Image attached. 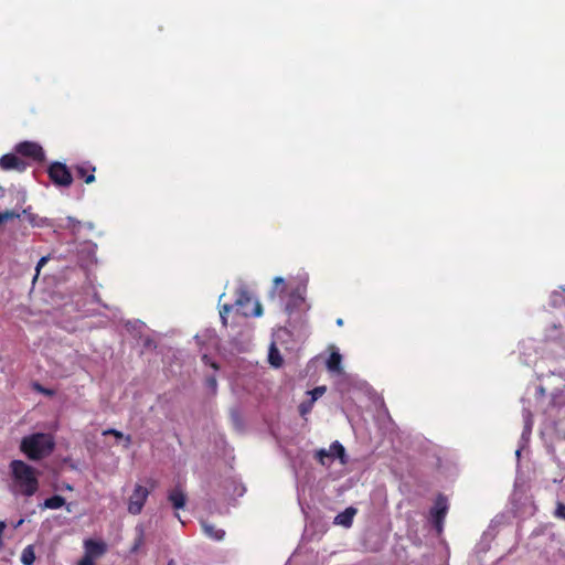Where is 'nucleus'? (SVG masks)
Masks as SVG:
<instances>
[{"instance_id":"f257e3e1","label":"nucleus","mask_w":565,"mask_h":565,"mask_svg":"<svg viewBox=\"0 0 565 565\" xmlns=\"http://www.w3.org/2000/svg\"><path fill=\"white\" fill-rule=\"evenodd\" d=\"M12 478L11 491L15 494L32 497L39 490L38 471L23 460L14 459L9 465Z\"/></svg>"},{"instance_id":"f03ea898","label":"nucleus","mask_w":565,"mask_h":565,"mask_svg":"<svg viewBox=\"0 0 565 565\" xmlns=\"http://www.w3.org/2000/svg\"><path fill=\"white\" fill-rule=\"evenodd\" d=\"M55 449V439L51 434L34 433L24 436L20 443V450L28 459L38 461L49 457Z\"/></svg>"},{"instance_id":"7ed1b4c3","label":"nucleus","mask_w":565,"mask_h":565,"mask_svg":"<svg viewBox=\"0 0 565 565\" xmlns=\"http://www.w3.org/2000/svg\"><path fill=\"white\" fill-rule=\"evenodd\" d=\"M234 306L237 312L244 317H259L263 313L262 305L254 300L244 287L236 289Z\"/></svg>"},{"instance_id":"20e7f679","label":"nucleus","mask_w":565,"mask_h":565,"mask_svg":"<svg viewBox=\"0 0 565 565\" xmlns=\"http://www.w3.org/2000/svg\"><path fill=\"white\" fill-rule=\"evenodd\" d=\"M50 180L58 186H70L73 183V175L65 163L55 161L47 168Z\"/></svg>"},{"instance_id":"39448f33","label":"nucleus","mask_w":565,"mask_h":565,"mask_svg":"<svg viewBox=\"0 0 565 565\" xmlns=\"http://www.w3.org/2000/svg\"><path fill=\"white\" fill-rule=\"evenodd\" d=\"M448 512V501L443 494H438L434 507L430 509V518L438 533L443 531L444 520Z\"/></svg>"},{"instance_id":"423d86ee","label":"nucleus","mask_w":565,"mask_h":565,"mask_svg":"<svg viewBox=\"0 0 565 565\" xmlns=\"http://www.w3.org/2000/svg\"><path fill=\"white\" fill-rule=\"evenodd\" d=\"M316 458L323 466L327 465V462H326L327 458H338L341 461V463H343V465H345L348 461L347 455H345V449H344L343 445L341 443H339L338 440L333 441L330 445L329 450L323 449V448L317 450Z\"/></svg>"},{"instance_id":"0eeeda50","label":"nucleus","mask_w":565,"mask_h":565,"mask_svg":"<svg viewBox=\"0 0 565 565\" xmlns=\"http://www.w3.org/2000/svg\"><path fill=\"white\" fill-rule=\"evenodd\" d=\"M148 495L149 490L140 484H137L128 500V512L132 515L141 513Z\"/></svg>"},{"instance_id":"6e6552de","label":"nucleus","mask_w":565,"mask_h":565,"mask_svg":"<svg viewBox=\"0 0 565 565\" xmlns=\"http://www.w3.org/2000/svg\"><path fill=\"white\" fill-rule=\"evenodd\" d=\"M15 150L19 154H21L23 157L31 158L39 162L43 161L45 158L43 148L36 142H32V141L20 142L19 145H17Z\"/></svg>"},{"instance_id":"1a4fd4ad","label":"nucleus","mask_w":565,"mask_h":565,"mask_svg":"<svg viewBox=\"0 0 565 565\" xmlns=\"http://www.w3.org/2000/svg\"><path fill=\"white\" fill-rule=\"evenodd\" d=\"M0 168L6 171H23L25 169V163L17 154L7 153L0 158Z\"/></svg>"},{"instance_id":"9d476101","label":"nucleus","mask_w":565,"mask_h":565,"mask_svg":"<svg viewBox=\"0 0 565 565\" xmlns=\"http://www.w3.org/2000/svg\"><path fill=\"white\" fill-rule=\"evenodd\" d=\"M76 177L83 179L85 183L90 184L95 181L96 168L89 162H83L74 167Z\"/></svg>"},{"instance_id":"9b49d317","label":"nucleus","mask_w":565,"mask_h":565,"mask_svg":"<svg viewBox=\"0 0 565 565\" xmlns=\"http://www.w3.org/2000/svg\"><path fill=\"white\" fill-rule=\"evenodd\" d=\"M168 500L175 510H180L185 507L186 494L181 489V487L177 486L175 488L169 491Z\"/></svg>"},{"instance_id":"f8f14e48","label":"nucleus","mask_w":565,"mask_h":565,"mask_svg":"<svg viewBox=\"0 0 565 565\" xmlns=\"http://www.w3.org/2000/svg\"><path fill=\"white\" fill-rule=\"evenodd\" d=\"M85 554L90 555V557H98L106 552V544L104 542L95 541V540H86L84 543Z\"/></svg>"},{"instance_id":"ddd939ff","label":"nucleus","mask_w":565,"mask_h":565,"mask_svg":"<svg viewBox=\"0 0 565 565\" xmlns=\"http://www.w3.org/2000/svg\"><path fill=\"white\" fill-rule=\"evenodd\" d=\"M201 527L203 533L214 541H222L225 536V531L217 529L214 524L203 520L201 521Z\"/></svg>"},{"instance_id":"4468645a","label":"nucleus","mask_w":565,"mask_h":565,"mask_svg":"<svg viewBox=\"0 0 565 565\" xmlns=\"http://www.w3.org/2000/svg\"><path fill=\"white\" fill-rule=\"evenodd\" d=\"M358 510L353 507L347 508L343 512L339 513L334 518V524L342 525L344 527H350L353 523V518L356 514Z\"/></svg>"},{"instance_id":"2eb2a0df","label":"nucleus","mask_w":565,"mask_h":565,"mask_svg":"<svg viewBox=\"0 0 565 565\" xmlns=\"http://www.w3.org/2000/svg\"><path fill=\"white\" fill-rule=\"evenodd\" d=\"M65 504V499L62 495H52L44 500L42 508L56 510L62 508Z\"/></svg>"},{"instance_id":"dca6fc26","label":"nucleus","mask_w":565,"mask_h":565,"mask_svg":"<svg viewBox=\"0 0 565 565\" xmlns=\"http://www.w3.org/2000/svg\"><path fill=\"white\" fill-rule=\"evenodd\" d=\"M342 356L338 352H332L327 360V367L329 371L340 372L341 371Z\"/></svg>"},{"instance_id":"f3484780","label":"nucleus","mask_w":565,"mask_h":565,"mask_svg":"<svg viewBox=\"0 0 565 565\" xmlns=\"http://www.w3.org/2000/svg\"><path fill=\"white\" fill-rule=\"evenodd\" d=\"M268 361L269 363L275 366V367H279L281 366L284 360L280 355V352L279 350L275 347V344H271L270 345V349H269V354H268Z\"/></svg>"},{"instance_id":"a211bd4d","label":"nucleus","mask_w":565,"mask_h":565,"mask_svg":"<svg viewBox=\"0 0 565 565\" xmlns=\"http://www.w3.org/2000/svg\"><path fill=\"white\" fill-rule=\"evenodd\" d=\"M35 561L33 546L29 545L22 551L21 562L23 565H32Z\"/></svg>"},{"instance_id":"6ab92c4d","label":"nucleus","mask_w":565,"mask_h":565,"mask_svg":"<svg viewBox=\"0 0 565 565\" xmlns=\"http://www.w3.org/2000/svg\"><path fill=\"white\" fill-rule=\"evenodd\" d=\"M136 531H137V536L135 539L134 545L131 546V550H130L131 553H136L140 548V546L143 544V541H145L143 527L137 526Z\"/></svg>"},{"instance_id":"aec40b11","label":"nucleus","mask_w":565,"mask_h":565,"mask_svg":"<svg viewBox=\"0 0 565 565\" xmlns=\"http://www.w3.org/2000/svg\"><path fill=\"white\" fill-rule=\"evenodd\" d=\"M20 214L14 211H4L0 213V224L7 223L8 221H12L19 218Z\"/></svg>"},{"instance_id":"412c9836","label":"nucleus","mask_w":565,"mask_h":565,"mask_svg":"<svg viewBox=\"0 0 565 565\" xmlns=\"http://www.w3.org/2000/svg\"><path fill=\"white\" fill-rule=\"evenodd\" d=\"M326 386L315 387L313 390L308 392V394L311 396L309 401H312L315 403L319 397H321L326 393Z\"/></svg>"},{"instance_id":"4be33fe9","label":"nucleus","mask_w":565,"mask_h":565,"mask_svg":"<svg viewBox=\"0 0 565 565\" xmlns=\"http://www.w3.org/2000/svg\"><path fill=\"white\" fill-rule=\"evenodd\" d=\"M235 307L234 305H223L220 309V317L224 326L227 324V315Z\"/></svg>"},{"instance_id":"5701e85b","label":"nucleus","mask_w":565,"mask_h":565,"mask_svg":"<svg viewBox=\"0 0 565 565\" xmlns=\"http://www.w3.org/2000/svg\"><path fill=\"white\" fill-rule=\"evenodd\" d=\"M313 402L312 401H307V402H302L300 405H299V413L301 416H305L307 415L308 413L311 412L312 407H313Z\"/></svg>"},{"instance_id":"b1692460","label":"nucleus","mask_w":565,"mask_h":565,"mask_svg":"<svg viewBox=\"0 0 565 565\" xmlns=\"http://www.w3.org/2000/svg\"><path fill=\"white\" fill-rule=\"evenodd\" d=\"M205 385L206 387H209L213 393L216 392V388H217V381L215 379V376H209L206 377L205 380Z\"/></svg>"},{"instance_id":"393cba45","label":"nucleus","mask_w":565,"mask_h":565,"mask_svg":"<svg viewBox=\"0 0 565 565\" xmlns=\"http://www.w3.org/2000/svg\"><path fill=\"white\" fill-rule=\"evenodd\" d=\"M554 515L565 520V504L563 502L557 503Z\"/></svg>"},{"instance_id":"a878e982","label":"nucleus","mask_w":565,"mask_h":565,"mask_svg":"<svg viewBox=\"0 0 565 565\" xmlns=\"http://www.w3.org/2000/svg\"><path fill=\"white\" fill-rule=\"evenodd\" d=\"M279 287H281L280 292H282V291H285L286 284H285L284 278H281V277H276V278L274 279V288H275V289H278Z\"/></svg>"},{"instance_id":"bb28decb","label":"nucleus","mask_w":565,"mask_h":565,"mask_svg":"<svg viewBox=\"0 0 565 565\" xmlns=\"http://www.w3.org/2000/svg\"><path fill=\"white\" fill-rule=\"evenodd\" d=\"M104 435H113L118 439H121L124 437V434L117 429L110 428L104 431Z\"/></svg>"},{"instance_id":"cd10ccee","label":"nucleus","mask_w":565,"mask_h":565,"mask_svg":"<svg viewBox=\"0 0 565 565\" xmlns=\"http://www.w3.org/2000/svg\"><path fill=\"white\" fill-rule=\"evenodd\" d=\"M78 565H95V563L90 555L85 554L83 558L78 562Z\"/></svg>"},{"instance_id":"c85d7f7f","label":"nucleus","mask_w":565,"mask_h":565,"mask_svg":"<svg viewBox=\"0 0 565 565\" xmlns=\"http://www.w3.org/2000/svg\"><path fill=\"white\" fill-rule=\"evenodd\" d=\"M202 360L205 364H210L214 370H218V365L215 362H211L209 355L204 354Z\"/></svg>"},{"instance_id":"c756f323","label":"nucleus","mask_w":565,"mask_h":565,"mask_svg":"<svg viewBox=\"0 0 565 565\" xmlns=\"http://www.w3.org/2000/svg\"><path fill=\"white\" fill-rule=\"evenodd\" d=\"M47 262V257H41L36 265V271L40 273L42 266H44Z\"/></svg>"},{"instance_id":"7c9ffc66","label":"nucleus","mask_w":565,"mask_h":565,"mask_svg":"<svg viewBox=\"0 0 565 565\" xmlns=\"http://www.w3.org/2000/svg\"><path fill=\"white\" fill-rule=\"evenodd\" d=\"M4 529H6V523L3 521H0V548L3 545L2 535H3Z\"/></svg>"},{"instance_id":"2f4dec72","label":"nucleus","mask_w":565,"mask_h":565,"mask_svg":"<svg viewBox=\"0 0 565 565\" xmlns=\"http://www.w3.org/2000/svg\"><path fill=\"white\" fill-rule=\"evenodd\" d=\"M537 392L541 394V395H544L545 394V388L543 386H540L537 388Z\"/></svg>"},{"instance_id":"473e14b6","label":"nucleus","mask_w":565,"mask_h":565,"mask_svg":"<svg viewBox=\"0 0 565 565\" xmlns=\"http://www.w3.org/2000/svg\"><path fill=\"white\" fill-rule=\"evenodd\" d=\"M337 324H338V326H342V324H343V320H342L341 318H340V319H338V320H337Z\"/></svg>"},{"instance_id":"72a5a7b5","label":"nucleus","mask_w":565,"mask_h":565,"mask_svg":"<svg viewBox=\"0 0 565 565\" xmlns=\"http://www.w3.org/2000/svg\"><path fill=\"white\" fill-rule=\"evenodd\" d=\"M65 489H67V490H71V491H72V490H73V487H72V486H70V484H66V486H65Z\"/></svg>"},{"instance_id":"f704fd0d","label":"nucleus","mask_w":565,"mask_h":565,"mask_svg":"<svg viewBox=\"0 0 565 565\" xmlns=\"http://www.w3.org/2000/svg\"><path fill=\"white\" fill-rule=\"evenodd\" d=\"M126 439H127V441H130L131 437L128 435V436H126Z\"/></svg>"}]
</instances>
